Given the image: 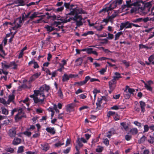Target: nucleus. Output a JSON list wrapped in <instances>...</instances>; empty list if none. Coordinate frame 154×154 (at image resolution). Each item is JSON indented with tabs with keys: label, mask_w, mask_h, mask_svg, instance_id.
Listing matches in <instances>:
<instances>
[{
	"label": "nucleus",
	"mask_w": 154,
	"mask_h": 154,
	"mask_svg": "<svg viewBox=\"0 0 154 154\" xmlns=\"http://www.w3.org/2000/svg\"><path fill=\"white\" fill-rule=\"evenodd\" d=\"M52 18L54 21L51 25L52 26L57 27L59 25L61 24L62 23H64V21L65 19L62 17H61L58 15L56 16L55 15L49 16L48 17V19Z\"/></svg>",
	"instance_id": "1"
},
{
	"label": "nucleus",
	"mask_w": 154,
	"mask_h": 154,
	"mask_svg": "<svg viewBox=\"0 0 154 154\" xmlns=\"http://www.w3.org/2000/svg\"><path fill=\"white\" fill-rule=\"evenodd\" d=\"M136 27H140L141 26L138 24H136L132 23H130L129 21H127L124 23H121L120 26V30H122L124 28L125 29L131 28L132 26Z\"/></svg>",
	"instance_id": "2"
},
{
	"label": "nucleus",
	"mask_w": 154,
	"mask_h": 154,
	"mask_svg": "<svg viewBox=\"0 0 154 154\" xmlns=\"http://www.w3.org/2000/svg\"><path fill=\"white\" fill-rule=\"evenodd\" d=\"M18 113L15 115L14 119L16 122H17L23 118H26V116L25 112L23 111L22 108L18 109Z\"/></svg>",
	"instance_id": "3"
},
{
	"label": "nucleus",
	"mask_w": 154,
	"mask_h": 154,
	"mask_svg": "<svg viewBox=\"0 0 154 154\" xmlns=\"http://www.w3.org/2000/svg\"><path fill=\"white\" fill-rule=\"evenodd\" d=\"M2 71V73L5 75H8V72L6 71V70L10 67V63L5 61H4L1 63Z\"/></svg>",
	"instance_id": "4"
},
{
	"label": "nucleus",
	"mask_w": 154,
	"mask_h": 154,
	"mask_svg": "<svg viewBox=\"0 0 154 154\" xmlns=\"http://www.w3.org/2000/svg\"><path fill=\"white\" fill-rule=\"evenodd\" d=\"M117 5L114 1L109 5L108 7H106L102 10H100L99 13H100L102 12H103L104 14L106 12H108L109 11H111L115 8Z\"/></svg>",
	"instance_id": "5"
},
{
	"label": "nucleus",
	"mask_w": 154,
	"mask_h": 154,
	"mask_svg": "<svg viewBox=\"0 0 154 154\" xmlns=\"http://www.w3.org/2000/svg\"><path fill=\"white\" fill-rule=\"evenodd\" d=\"M76 20L74 21L76 22V28L77 27H79L80 26H82L83 25V23L82 21L83 18L81 15L77 16L76 15Z\"/></svg>",
	"instance_id": "6"
},
{
	"label": "nucleus",
	"mask_w": 154,
	"mask_h": 154,
	"mask_svg": "<svg viewBox=\"0 0 154 154\" xmlns=\"http://www.w3.org/2000/svg\"><path fill=\"white\" fill-rule=\"evenodd\" d=\"M30 97L32 98L34 103L38 104H43L44 99H39L37 97L35 96L34 94L30 95Z\"/></svg>",
	"instance_id": "7"
},
{
	"label": "nucleus",
	"mask_w": 154,
	"mask_h": 154,
	"mask_svg": "<svg viewBox=\"0 0 154 154\" xmlns=\"http://www.w3.org/2000/svg\"><path fill=\"white\" fill-rule=\"evenodd\" d=\"M116 82L114 79H112L109 82V87L110 89L113 91L116 86Z\"/></svg>",
	"instance_id": "8"
},
{
	"label": "nucleus",
	"mask_w": 154,
	"mask_h": 154,
	"mask_svg": "<svg viewBox=\"0 0 154 154\" xmlns=\"http://www.w3.org/2000/svg\"><path fill=\"white\" fill-rule=\"evenodd\" d=\"M149 20V18L146 17L145 18H139L134 19L132 20V22L135 23H138L143 21L144 23H146Z\"/></svg>",
	"instance_id": "9"
},
{
	"label": "nucleus",
	"mask_w": 154,
	"mask_h": 154,
	"mask_svg": "<svg viewBox=\"0 0 154 154\" xmlns=\"http://www.w3.org/2000/svg\"><path fill=\"white\" fill-rule=\"evenodd\" d=\"M41 72H36L35 74L33 75L29 78V82H31L34 81L36 79L38 78L39 76L41 75Z\"/></svg>",
	"instance_id": "10"
},
{
	"label": "nucleus",
	"mask_w": 154,
	"mask_h": 154,
	"mask_svg": "<svg viewBox=\"0 0 154 154\" xmlns=\"http://www.w3.org/2000/svg\"><path fill=\"white\" fill-rule=\"evenodd\" d=\"M8 135L11 138L14 137L16 134V131L14 128L10 129L8 132Z\"/></svg>",
	"instance_id": "11"
},
{
	"label": "nucleus",
	"mask_w": 154,
	"mask_h": 154,
	"mask_svg": "<svg viewBox=\"0 0 154 154\" xmlns=\"http://www.w3.org/2000/svg\"><path fill=\"white\" fill-rule=\"evenodd\" d=\"M15 95L14 94L9 95L8 97V99L7 101V105H9L11 102L14 103Z\"/></svg>",
	"instance_id": "12"
},
{
	"label": "nucleus",
	"mask_w": 154,
	"mask_h": 154,
	"mask_svg": "<svg viewBox=\"0 0 154 154\" xmlns=\"http://www.w3.org/2000/svg\"><path fill=\"white\" fill-rule=\"evenodd\" d=\"M131 0H129L126 1V4L122 6V8L123 10L125 9L126 8H130L133 5V4L131 3Z\"/></svg>",
	"instance_id": "13"
},
{
	"label": "nucleus",
	"mask_w": 154,
	"mask_h": 154,
	"mask_svg": "<svg viewBox=\"0 0 154 154\" xmlns=\"http://www.w3.org/2000/svg\"><path fill=\"white\" fill-rule=\"evenodd\" d=\"M70 10H71V11L69 13L66 14L67 16L68 15L73 16L74 15H77V16H80V15H78L77 14L76 8H71Z\"/></svg>",
	"instance_id": "14"
},
{
	"label": "nucleus",
	"mask_w": 154,
	"mask_h": 154,
	"mask_svg": "<svg viewBox=\"0 0 154 154\" xmlns=\"http://www.w3.org/2000/svg\"><path fill=\"white\" fill-rule=\"evenodd\" d=\"M32 64L34 65L33 68L34 69L38 68L39 67V66L37 62L35 61L34 60L29 61L28 65L29 66H30Z\"/></svg>",
	"instance_id": "15"
},
{
	"label": "nucleus",
	"mask_w": 154,
	"mask_h": 154,
	"mask_svg": "<svg viewBox=\"0 0 154 154\" xmlns=\"http://www.w3.org/2000/svg\"><path fill=\"white\" fill-rule=\"evenodd\" d=\"M74 104H70L67 105L66 106V111L70 112L74 111Z\"/></svg>",
	"instance_id": "16"
},
{
	"label": "nucleus",
	"mask_w": 154,
	"mask_h": 154,
	"mask_svg": "<svg viewBox=\"0 0 154 154\" xmlns=\"http://www.w3.org/2000/svg\"><path fill=\"white\" fill-rule=\"evenodd\" d=\"M21 140L18 137H15L12 141V144L14 145H17L21 143Z\"/></svg>",
	"instance_id": "17"
},
{
	"label": "nucleus",
	"mask_w": 154,
	"mask_h": 154,
	"mask_svg": "<svg viewBox=\"0 0 154 154\" xmlns=\"http://www.w3.org/2000/svg\"><path fill=\"white\" fill-rule=\"evenodd\" d=\"M120 125L122 127L121 129L122 130L123 128L126 131H128L129 130L128 125L126 122H122L120 123Z\"/></svg>",
	"instance_id": "18"
},
{
	"label": "nucleus",
	"mask_w": 154,
	"mask_h": 154,
	"mask_svg": "<svg viewBox=\"0 0 154 154\" xmlns=\"http://www.w3.org/2000/svg\"><path fill=\"white\" fill-rule=\"evenodd\" d=\"M139 103L140 105V106L141 109V111L143 113L145 110V109L146 104L143 101H140Z\"/></svg>",
	"instance_id": "19"
},
{
	"label": "nucleus",
	"mask_w": 154,
	"mask_h": 154,
	"mask_svg": "<svg viewBox=\"0 0 154 154\" xmlns=\"http://www.w3.org/2000/svg\"><path fill=\"white\" fill-rule=\"evenodd\" d=\"M41 148L43 150L46 151L49 149V146L48 143H45L41 144Z\"/></svg>",
	"instance_id": "20"
},
{
	"label": "nucleus",
	"mask_w": 154,
	"mask_h": 154,
	"mask_svg": "<svg viewBox=\"0 0 154 154\" xmlns=\"http://www.w3.org/2000/svg\"><path fill=\"white\" fill-rule=\"evenodd\" d=\"M45 130L48 133L53 134H54L56 132L54 128L47 127L46 128Z\"/></svg>",
	"instance_id": "21"
},
{
	"label": "nucleus",
	"mask_w": 154,
	"mask_h": 154,
	"mask_svg": "<svg viewBox=\"0 0 154 154\" xmlns=\"http://www.w3.org/2000/svg\"><path fill=\"white\" fill-rule=\"evenodd\" d=\"M40 14L38 12H34L33 14L29 17L30 20H32L34 19L37 17H39V16H38V15Z\"/></svg>",
	"instance_id": "22"
},
{
	"label": "nucleus",
	"mask_w": 154,
	"mask_h": 154,
	"mask_svg": "<svg viewBox=\"0 0 154 154\" xmlns=\"http://www.w3.org/2000/svg\"><path fill=\"white\" fill-rule=\"evenodd\" d=\"M76 15H75L74 17H70L68 20L66 19L68 17L67 16L66 17L65 19V20L64 21V23H66L68 22H69L71 20H73L74 21L75 20H76Z\"/></svg>",
	"instance_id": "23"
},
{
	"label": "nucleus",
	"mask_w": 154,
	"mask_h": 154,
	"mask_svg": "<svg viewBox=\"0 0 154 154\" xmlns=\"http://www.w3.org/2000/svg\"><path fill=\"white\" fill-rule=\"evenodd\" d=\"M102 100L103 99L102 98H97V101L96 103L97 108H99V107H101V104L102 103Z\"/></svg>",
	"instance_id": "24"
},
{
	"label": "nucleus",
	"mask_w": 154,
	"mask_h": 154,
	"mask_svg": "<svg viewBox=\"0 0 154 154\" xmlns=\"http://www.w3.org/2000/svg\"><path fill=\"white\" fill-rule=\"evenodd\" d=\"M129 132L132 135H136L138 133V131L137 128H134L131 129Z\"/></svg>",
	"instance_id": "25"
},
{
	"label": "nucleus",
	"mask_w": 154,
	"mask_h": 154,
	"mask_svg": "<svg viewBox=\"0 0 154 154\" xmlns=\"http://www.w3.org/2000/svg\"><path fill=\"white\" fill-rule=\"evenodd\" d=\"M40 87H42V91H44L45 90L47 92H48L50 89V86L47 85L45 84L43 85L42 86H41Z\"/></svg>",
	"instance_id": "26"
},
{
	"label": "nucleus",
	"mask_w": 154,
	"mask_h": 154,
	"mask_svg": "<svg viewBox=\"0 0 154 154\" xmlns=\"http://www.w3.org/2000/svg\"><path fill=\"white\" fill-rule=\"evenodd\" d=\"M69 79L68 75L66 73H65L62 76V80L63 82H67Z\"/></svg>",
	"instance_id": "27"
},
{
	"label": "nucleus",
	"mask_w": 154,
	"mask_h": 154,
	"mask_svg": "<svg viewBox=\"0 0 154 154\" xmlns=\"http://www.w3.org/2000/svg\"><path fill=\"white\" fill-rule=\"evenodd\" d=\"M143 82L144 84V87L145 88L149 91L152 92V88L150 85H148L145 82L143 81Z\"/></svg>",
	"instance_id": "28"
},
{
	"label": "nucleus",
	"mask_w": 154,
	"mask_h": 154,
	"mask_svg": "<svg viewBox=\"0 0 154 154\" xmlns=\"http://www.w3.org/2000/svg\"><path fill=\"white\" fill-rule=\"evenodd\" d=\"M45 28L46 29L47 31L49 32H51L55 30V28L48 25H47L45 26Z\"/></svg>",
	"instance_id": "29"
},
{
	"label": "nucleus",
	"mask_w": 154,
	"mask_h": 154,
	"mask_svg": "<svg viewBox=\"0 0 154 154\" xmlns=\"http://www.w3.org/2000/svg\"><path fill=\"white\" fill-rule=\"evenodd\" d=\"M42 87H40L39 90H34V93L35 96L37 97V96L40 94V93L41 92V91H42Z\"/></svg>",
	"instance_id": "30"
},
{
	"label": "nucleus",
	"mask_w": 154,
	"mask_h": 154,
	"mask_svg": "<svg viewBox=\"0 0 154 154\" xmlns=\"http://www.w3.org/2000/svg\"><path fill=\"white\" fill-rule=\"evenodd\" d=\"M10 67L13 66L14 67L12 68L13 69H17V65L16 64V63L14 61H12L10 62Z\"/></svg>",
	"instance_id": "31"
},
{
	"label": "nucleus",
	"mask_w": 154,
	"mask_h": 154,
	"mask_svg": "<svg viewBox=\"0 0 154 154\" xmlns=\"http://www.w3.org/2000/svg\"><path fill=\"white\" fill-rule=\"evenodd\" d=\"M100 134H99L98 136L96 138L93 139L92 140L91 143L92 144H94L99 141V139L100 138Z\"/></svg>",
	"instance_id": "32"
},
{
	"label": "nucleus",
	"mask_w": 154,
	"mask_h": 154,
	"mask_svg": "<svg viewBox=\"0 0 154 154\" xmlns=\"http://www.w3.org/2000/svg\"><path fill=\"white\" fill-rule=\"evenodd\" d=\"M94 28L96 29L97 31H100L103 29V27L102 25L101 24L100 26L96 25L94 26Z\"/></svg>",
	"instance_id": "33"
},
{
	"label": "nucleus",
	"mask_w": 154,
	"mask_h": 154,
	"mask_svg": "<svg viewBox=\"0 0 154 154\" xmlns=\"http://www.w3.org/2000/svg\"><path fill=\"white\" fill-rule=\"evenodd\" d=\"M123 34L122 32H118L115 35V40H116L118 39L120 36Z\"/></svg>",
	"instance_id": "34"
},
{
	"label": "nucleus",
	"mask_w": 154,
	"mask_h": 154,
	"mask_svg": "<svg viewBox=\"0 0 154 154\" xmlns=\"http://www.w3.org/2000/svg\"><path fill=\"white\" fill-rule=\"evenodd\" d=\"M94 34V32L92 31H88L87 32L84 33L82 35V36H86L88 35H93Z\"/></svg>",
	"instance_id": "35"
},
{
	"label": "nucleus",
	"mask_w": 154,
	"mask_h": 154,
	"mask_svg": "<svg viewBox=\"0 0 154 154\" xmlns=\"http://www.w3.org/2000/svg\"><path fill=\"white\" fill-rule=\"evenodd\" d=\"M146 137L144 135L143 136L138 140V143H141L144 142L145 140Z\"/></svg>",
	"instance_id": "36"
},
{
	"label": "nucleus",
	"mask_w": 154,
	"mask_h": 154,
	"mask_svg": "<svg viewBox=\"0 0 154 154\" xmlns=\"http://www.w3.org/2000/svg\"><path fill=\"white\" fill-rule=\"evenodd\" d=\"M9 111L8 109L5 108H2V113L5 115H7L8 114Z\"/></svg>",
	"instance_id": "37"
},
{
	"label": "nucleus",
	"mask_w": 154,
	"mask_h": 154,
	"mask_svg": "<svg viewBox=\"0 0 154 154\" xmlns=\"http://www.w3.org/2000/svg\"><path fill=\"white\" fill-rule=\"evenodd\" d=\"M144 131L143 133H146L148 132L149 130V126L147 125H145L144 126Z\"/></svg>",
	"instance_id": "38"
},
{
	"label": "nucleus",
	"mask_w": 154,
	"mask_h": 154,
	"mask_svg": "<svg viewBox=\"0 0 154 154\" xmlns=\"http://www.w3.org/2000/svg\"><path fill=\"white\" fill-rule=\"evenodd\" d=\"M24 146H21L19 147L17 151L18 153H21L23 152Z\"/></svg>",
	"instance_id": "39"
},
{
	"label": "nucleus",
	"mask_w": 154,
	"mask_h": 154,
	"mask_svg": "<svg viewBox=\"0 0 154 154\" xmlns=\"http://www.w3.org/2000/svg\"><path fill=\"white\" fill-rule=\"evenodd\" d=\"M5 150L6 151L9 152L11 153H13L14 151V149L11 147L6 148L5 149Z\"/></svg>",
	"instance_id": "40"
},
{
	"label": "nucleus",
	"mask_w": 154,
	"mask_h": 154,
	"mask_svg": "<svg viewBox=\"0 0 154 154\" xmlns=\"http://www.w3.org/2000/svg\"><path fill=\"white\" fill-rule=\"evenodd\" d=\"M103 149V147L100 146H98L97 148L96 149V151L97 152H100Z\"/></svg>",
	"instance_id": "41"
},
{
	"label": "nucleus",
	"mask_w": 154,
	"mask_h": 154,
	"mask_svg": "<svg viewBox=\"0 0 154 154\" xmlns=\"http://www.w3.org/2000/svg\"><path fill=\"white\" fill-rule=\"evenodd\" d=\"M150 139L148 140V141L150 143H154V137L150 135L149 136Z\"/></svg>",
	"instance_id": "42"
},
{
	"label": "nucleus",
	"mask_w": 154,
	"mask_h": 154,
	"mask_svg": "<svg viewBox=\"0 0 154 154\" xmlns=\"http://www.w3.org/2000/svg\"><path fill=\"white\" fill-rule=\"evenodd\" d=\"M115 114V112L112 111H109L107 114V116L109 117L111 116H113Z\"/></svg>",
	"instance_id": "43"
},
{
	"label": "nucleus",
	"mask_w": 154,
	"mask_h": 154,
	"mask_svg": "<svg viewBox=\"0 0 154 154\" xmlns=\"http://www.w3.org/2000/svg\"><path fill=\"white\" fill-rule=\"evenodd\" d=\"M18 3L20 4L18 5V6H24L25 5L24 2L23 0H17Z\"/></svg>",
	"instance_id": "44"
},
{
	"label": "nucleus",
	"mask_w": 154,
	"mask_h": 154,
	"mask_svg": "<svg viewBox=\"0 0 154 154\" xmlns=\"http://www.w3.org/2000/svg\"><path fill=\"white\" fill-rule=\"evenodd\" d=\"M64 144V143H61L60 141H58V142L54 144V146L57 147H58Z\"/></svg>",
	"instance_id": "45"
},
{
	"label": "nucleus",
	"mask_w": 154,
	"mask_h": 154,
	"mask_svg": "<svg viewBox=\"0 0 154 154\" xmlns=\"http://www.w3.org/2000/svg\"><path fill=\"white\" fill-rule=\"evenodd\" d=\"M85 85L83 81H81L79 82H75L74 83V85H77L79 86H82Z\"/></svg>",
	"instance_id": "46"
},
{
	"label": "nucleus",
	"mask_w": 154,
	"mask_h": 154,
	"mask_svg": "<svg viewBox=\"0 0 154 154\" xmlns=\"http://www.w3.org/2000/svg\"><path fill=\"white\" fill-rule=\"evenodd\" d=\"M152 6L150 2H148L145 3L144 5V7L145 8H150Z\"/></svg>",
	"instance_id": "47"
},
{
	"label": "nucleus",
	"mask_w": 154,
	"mask_h": 154,
	"mask_svg": "<svg viewBox=\"0 0 154 154\" xmlns=\"http://www.w3.org/2000/svg\"><path fill=\"white\" fill-rule=\"evenodd\" d=\"M81 141L80 138H78L76 140V142L78 143V145L80 147H82L83 146V144Z\"/></svg>",
	"instance_id": "48"
},
{
	"label": "nucleus",
	"mask_w": 154,
	"mask_h": 154,
	"mask_svg": "<svg viewBox=\"0 0 154 154\" xmlns=\"http://www.w3.org/2000/svg\"><path fill=\"white\" fill-rule=\"evenodd\" d=\"M91 77L89 76H87L85 77L84 81H83L84 84H86L87 82L89 80H90Z\"/></svg>",
	"instance_id": "49"
},
{
	"label": "nucleus",
	"mask_w": 154,
	"mask_h": 154,
	"mask_svg": "<svg viewBox=\"0 0 154 154\" xmlns=\"http://www.w3.org/2000/svg\"><path fill=\"white\" fill-rule=\"evenodd\" d=\"M134 124L138 127L140 128H141V123L138 122L137 121H134Z\"/></svg>",
	"instance_id": "50"
},
{
	"label": "nucleus",
	"mask_w": 154,
	"mask_h": 154,
	"mask_svg": "<svg viewBox=\"0 0 154 154\" xmlns=\"http://www.w3.org/2000/svg\"><path fill=\"white\" fill-rule=\"evenodd\" d=\"M132 138V136L128 134H127L125 136V139L127 141H128L131 140Z\"/></svg>",
	"instance_id": "51"
},
{
	"label": "nucleus",
	"mask_w": 154,
	"mask_h": 154,
	"mask_svg": "<svg viewBox=\"0 0 154 154\" xmlns=\"http://www.w3.org/2000/svg\"><path fill=\"white\" fill-rule=\"evenodd\" d=\"M23 134L28 137H29L31 136L32 133L27 131H26L23 132Z\"/></svg>",
	"instance_id": "52"
},
{
	"label": "nucleus",
	"mask_w": 154,
	"mask_h": 154,
	"mask_svg": "<svg viewBox=\"0 0 154 154\" xmlns=\"http://www.w3.org/2000/svg\"><path fill=\"white\" fill-rule=\"evenodd\" d=\"M128 92L129 93L130 95L133 94L134 92H135V90L134 89L129 88L128 89Z\"/></svg>",
	"instance_id": "53"
},
{
	"label": "nucleus",
	"mask_w": 154,
	"mask_h": 154,
	"mask_svg": "<svg viewBox=\"0 0 154 154\" xmlns=\"http://www.w3.org/2000/svg\"><path fill=\"white\" fill-rule=\"evenodd\" d=\"M71 150V147H69L67 148L66 149L64 150L63 152L64 153L67 154Z\"/></svg>",
	"instance_id": "54"
},
{
	"label": "nucleus",
	"mask_w": 154,
	"mask_h": 154,
	"mask_svg": "<svg viewBox=\"0 0 154 154\" xmlns=\"http://www.w3.org/2000/svg\"><path fill=\"white\" fill-rule=\"evenodd\" d=\"M139 46L140 49L144 48L148 49L149 48V47L148 46H146V45H143L142 44H139Z\"/></svg>",
	"instance_id": "55"
},
{
	"label": "nucleus",
	"mask_w": 154,
	"mask_h": 154,
	"mask_svg": "<svg viewBox=\"0 0 154 154\" xmlns=\"http://www.w3.org/2000/svg\"><path fill=\"white\" fill-rule=\"evenodd\" d=\"M0 103L3 104L5 105H7V101H6L5 99L3 98H0Z\"/></svg>",
	"instance_id": "56"
},
{
	"label": "nucleus",
	"mask_w": 154,
	"mask_h": 154,
	"mask_svg": "<svg viewBox=\"0 0 154 154\" xmlns=\"http://www.w3.org/2000/svg\"><path fill=\"white\" fill-rule=\"evenodd\" d=\"M40 96H42L43 97L42 99H44L43 101V103H44V100L45 99V94L44 93V91H41V92L40 93Z\"/></svg>",
	"instance_id": "57"
},
{
	"label": "nucleus",
	"mask_w": 154,
	"mask_h": 154,
	"mask_svg": "<svg viewBox=\"0 0 154 154\" xmlns=\"http://www.w3.org/2000/svg\"><path fill=\"white\" fill-rule=\"evenodd\" d=\"M106 68H102L101 70H99V72L101 75H103L104 72H106Z\"/></svg>",
	"instance_id": "58"
},
{
	"label": "nucleus",
	"mask_w": 154,
	"mask_h": 154,
	"mask_svg": "<svg viewBox=\"0 0 154 154\" xmlns=\"http://www.w3.org/2000/svg\"><path fill=\"white\" fill-rule=\"evenodd\" d=\"M64 9V7L62 6L60 8H57L56 9H54V11L55 12H61Z\"/></svg>",
	"instance_id": "59"
},
{
	"label": "nucleus",
	"mask_w": 154,
	"mask_h": 154,
	"mask_svg": "<svg viewBox=\"0 0 154 154\" xmlns=\"http://www.w3.org/2000/svg\"><path fill=\"white\" fill-rule=\"evenodd\" d=\"M154 60V54L151 55L148 58V60L150 62H152Z\"/></svg>",
	"instance_id": "60"
},
{
	"label": "nucleus",
	"mask_w": 154,
	"mask_h": 154,
	"mask_svg": "<svg viewBox=\"0 0 154 154\" xmlns=\"http://www.w3.org/2000/svg\"><path fill=\"white\" fill-rule=\"evenodd\" d=\"M103 143L106 146L109 144V141L107 138L105 139L103 141Z\"/></svg>",
	"instance_id": "61"
},
{
	"label": "nucleus",
	"mask_w": 154,
	"mask_h": 154,
	"mask_svg": "<svg viewBox=\"0 0 154 154\" xmlns=\"http://www.w3.org/2000/svg\"><path fill=\"white\" fill-rule=\"evenodd\" d=\"M45 10L46 11H51L52 10L54 11V9L53 7H48L45 8Z\"/></svg>",
	"instance_id": "62"
},
{
	"label": "nucleus",
	"mask_w": 154,
	"mask_h": 154,
	"mask_svg": "<svg viewBox=\"0 0 154 154\" xmlns=\"http://www.w3.org/2000/svg\"><path fill=\"white\" fill-rule=\"evenodd\" d=\"M70 6V3H66L65 2L64 3V6L67 9H69Z\"/></svg>",
	"instance_id": "63"
},
{
	"label": "nucleus",
	"mask_w": 154,
	"mask_h": 154,
	"mask_svg": "<svg viewBox=\"0 0 154 154\" xmlns=\"http://www.w3.org/2000/svg\"><path fill=\"white\" fill-rule=\"evenodd\" d=\"M122 0H115L114 1L117 5H120L122 4Z\"/></svg>",
	"instance_id": "64"
}]
</instances>
